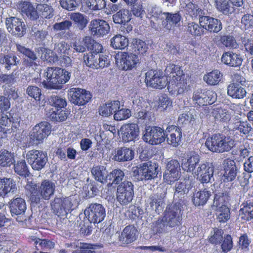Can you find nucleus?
Wrapping results in <instances>:
<instances>
[{
	"mask_svg": "<svg viewBox=\"0 0 253 253\" xmlns=\"http://www.w3.org/2000/svg\"><path fill=\"white\" fill-rule=\"evenodd\" d=\"M26 188L30 193V200L32 203L40 204L42 199L49 200L54 195L55 185L49 180H43L37 187L32 182L26 185Z\"/></svg>",
	"mask_w": 253,
	"mask_h": 253,
	"instance_id": "obj_1",
	"label": "nucleus"
},
{
	"mask_svg": "<svg viewBox=\"0 0 253 253\" xmlns=\"http://www.w3.org/2000/svg\"><path fill=\"white\" fill-rule=\"evenodd\" d=\"M165 71L167 74H172V77L169 81L168 89L176 91L177 93H182L187 88L189 77L183 73L181 67L173 64L167 66Z\"/></svg>",
	"mask_w": 253,
	"mask_h": 253,
	"instance_id": "obj_2",
	"label": "nucleus"
},
{
	"mask_svg": "<svg viewBox=\"0 0 253 253\" xmlns=\"http://www.w3.org/2000/svg\"><path fill=\"white\" fill-rule=\"evenodd\" d=\"M184 203L182 200L168 205L163 218L169 228H175L181 224Z\"/></svg>",
	"mask_w": 253,
	"mask_h": 253,
	"instance_id": "obj_3",
	"label": "nucleus"
},
{
	"mask_svg": "<svg viewBox=\"0 0 253 253\" xmlns=\"http://www.w3.org/2000/svg\"><path fill=\"white\" fill-rule=\"evenodd\" d=\"M235 145L234 140L219 133L212 135L205 142V145L210 151L218 153L228 151Z\"/></svg>",
	"mask_w": 253,
	"mask_h": 253,
	"instance_id": "obj_4",
	"label": "nucleus"
},
{
	"mask_svg": "<svg viewBox=\"0 0 253 253\" xmlns=\"http://www.w3.org/2000/svg\"><path fill=\"white\" fill-rule=\"evenodd\" d=\"M159 166L157 164L148 161L136 167L133 168V176L138 181H148L157 177Z\"/></svg>",
	"mask_w": 253,
	"mask_h": 253,
	"instance_id": "obj_5",
	"label": "nucleus"
},
{
	"mask_svg": "<svg viewBox=\"0 0 253 253\" xmlns=\"http://www.w3.org/2000/svg\"><path fill=\"white\" fill-rule=\"evenodd\" d=\"M51 125L46 121H42L36 125L29 133V143L38 145L43 143L51 133Z\"/></svg>",
	"mask_w": 253,
	"mask_h": 253,
	"instance_id": "obj_6",
	"label": "nucleus"
},
{
	"mask_svg": "<svg viewBox=\"0 0 253 253\" xmlns=\"http://www.w3.org/2000/svg\"><path fill=\"white\" fill-rule=\"evenodd\" d=\"M223 169L221 174V181L224 183V189L231 190L235 184L232 182L237 176V169L235 162L233 160L226 159L223 164Z\"/></svg>",
	"mask_w": 253,
	"mask_h": 253,
	"instance_id": "obj_7",
	"label": "nucleus"
},
{
	"mask_svg": "<svg viewBox=\"0 0 253 253\" xmlns=\"http://www.w3.org/2000/svg\"><path fill=\"white\" fill-rule=\"evenodd\" d=\"M145 82L147 86L156 89H162L168 86L167 76L164 75L161 70H150L145 73Z\"/></svg>",
	"mask_w": 253,
	"mask_h": 253,
	"instance_id": "obj_8",
	"label": "nucleus"
},
{
	"mask_svg": "<svg viewBox=\"0 0 253 253\" xmlns=\"http://www.w3.org/2000/svg\"><path fill=\"white\" fill-rule=\"evenodd\" d=\"M52 212L58 217L64 218L73 210V204L70 197L63 199L56 197L50 203Z\"/></svg>",
	"mask_w": 253,
	"mask_h": 253,
	"instance_id": "obj_9",
	"label": "nucleus"
},
{
	"mask_svg": "<svg viewBox=\"0 0 253 253\" xmlns=\"http://www.w3.org/2000/svg\"><path fill=\"white\" fill-rule=\"evenodd\" d=\"M133 184L128 181L122 182L118 185L116 192L117 201L122 206H126L130 203L134 197Z\"/></svg>",
	"mask_w": 253,
	"mask_h": 253,
	"instance_id": "obj_10",
	"label": "nucleus"
},
{
	"mask_svg": "<svg viewBox=\"0 0 253 253\" xmlns=\"http://www.w3.org/2000/svg\"><path fill=\"white\" fill-rule=\"evenodd\" d=\"M60 68L48 67L45 72L46 81H43L42 84L45 88L48 89H60L61 85L60 84L61 79L60 75H62Z\"/></svg>",
	"mask_w": 253,
	"mask_h": 253,
	"instance_id": "obj_11",
	"label": "nucleus"
},
{
	"mask_svg": "<svg viewBox=\"0 0 253 253\" xmlns=\"http://www.w3.org/2000/svg\"><path fill=\"white\" fill-rule=\"evenodd\" d=\"M84 214L90 223H98L106 216V210L101 204L91 203L85 210Z\"/></svg>",
	"mask_w": 253,
	"mask_h": 253,
	"instance_id": "obj_12",
	"label": "nucleus"
},
{
	"mask_svg": "<svg viewBox=\"0 0 253 253\" xmlns=\"http://www.w3.org/2000/svg\"><path fill=\"white\" fill-rule=\"evenodd\" d=\"M144 141L151 144L157 145L165 140L164 129L158 126H148L143 136Z\"/></svg>",
	"mask_w": 253,
	"mask_h": 253,
	"instance_id": "obj_13",
	"label": "nucleus"
},
{
	"mask_svg": "<svg viewBox=\"0 0 253 253\" xmlns=\"http://www.w3.org/2000/svg\"><path fill=\"white\" fill-rule=\"evenodd\" d=\"M5 23L7 30L13 36L21 38L26 33V25L21 19L16 17L7 18Z\"/></svg>",
	"mask_w": 253,
	"mask_h": 253,
	"instance_id": "obj_14",
	"label": "nucleus"
},
{
	"mask_svg": "<svg viewBox=\"0 0 253 253\" xmlns=\"http://www.w3.org/2000/svg\"><path fill=\"white\" fill-rule=\"evenodd\" d=\"M109 56L105 54H88L84 55V60L85 64L92 68H103L110 65Z\"/></svg>",
	"mask_w": 253,
	"mask_h": 253,
	"instance_id": "obj_15",
	"label": "nucleus"
},
{
	"mask_svg": "<svg viewBox=\"0 0 253 253\" xmlns=\"http://www.w3.org/2000/svg\"><path fill=\"white\" fill-rule=\"evenodd\" d=\"M116 61L119 68L124 70H130L138 62L137 55L127 52H121L116 55Z\"/></svg>",
	"mask_w": 253,
	"mask_h": 253,
	"instance_id": "obj_16",
	"label": "nucleus"
},
{
	"mask_svg": "<svg viewBox=\"0 0 253 253\" xmlns=\"http://www.w3.org/2000/svg\"><path fill=\"white\" fill-rule=\"evenodd\" d=\"M70 102L78 106L84 105L90 100L91 95L89 92L80 88H72L68 92Z\"/></svg>",
	"mask_w": 253,
	"mask_h": 253,
	"instance_id": "obj_17",
	"label": "nucleus"
},
{
	"mask_svg": "<svg viewBox=\"0 0 253 253\" xmlns=\"http://www.w3.org/2000/svg\"><path fill=\"white\" fill-rule=\"evenodd\" d=\"M88 28L93 36H103L107 34L110 30L108 23L103 20L93 19L89 23Z\"/></svg>",
	"mask_w": 253,
	"mask_h": 253,
	"instance_id": "obj_18",
	"label": "nucleus"
},
{
	"mask_svg": "<svg viewBox=\"0 0 253 253\" xmlns=\"http://www.w3.org/2000/svg\"><path fill=\"white\" fill-rule=\"evenodd\" d=\"M119 132L122 135L123 141L128 142L134 141L138 136L139 127L135 124H127L123 125Z\"/></svg>",
	"mask_w": 253,
	"mask_h": 253,
	"instance_id": "obj_19",
	"label": "nucleus"
},
{
	"mask_svg": "<svg viewBox=\"0 0 253 253\" xmlns=\"http://www.w3.org/2000/svg\"><path fill=\"white\" fill-rule=\"evenodd\" d=\"M213 172L214 168L211 164H203L198 168V178L203 185L210 183L211 186V180L213 176Z\"/></svg>",
	"mask_w": 253,
	"mask_h": 253,
	"instance_id": "obj_20",
	"label": "nucleus"
},
{
	"mask_svg": "<svg viewBox=\"0 0 253 253\" xmlns=\"http://www.w3.org/2000/svg\"><path fill=\"white\" fill-rule=\"evenodd\" d=\"M17 187L15 180L10 178H0V197L4 198L15 193Z\"/></svg>",
	"mask_w": 253,
	"mask_h": 253,
	"instance_id": "obj_21",
	"label": "nucleus"
},
{
	"mask_svg": "<svg viewBox=\"0 0 253 253\" xmlns=\"http://www.w3.org/2000/svg\"><path fill=\"white\" fill-rule=\"evenodd\" d=\"M212 93L211 91H204L202 89H198L194 91L192 99L195 104L199 106H204L211 104L214 100L212 99Z\"/></svg>",
	"mask_w": 253,
	"mask_h": 253,
	"instance_id": "obj_22",
	"label": "nucleus"
},
{
	"mask_svg": "<svg viewBox=\"0 0 253 253\" xmlns=\"http://www.w3.org/2000/svg\"><path fill=\"white\" fill-rule=\"evenodd\" d=\"M16 48L19 52L27 57V58H24L23 60V63L26 67H30L38 65L36 62L38 59V57L33 51L21 44H16Z\"/></svg>",
	"mask_w": 253,
	"mask_h": 253,
	"instance_id": "obj_23",
	"label": "nucleus"
},
{
	"mask_svg": "<svg viewBox=\"0 0 253 253\" xmlns=\"http://www.w3.org/2000/svg\"><path fill=\"white\" fill-rule=\"evenodd\" d=\"M221 62L230 67H239L242 64L243 58L240 54L233 51L224 52L221 58Z\"/></svg>",
	"mask_w": 253,
	"mask_h": 253,
	"instance_id": "obj_24",
	"label": "nucleus"
},
{
	"mask_svg": "<svg viewBox=\"0 0 253 253\" xmlns=\"http://www.w3.org/2000/svg\"><path fill=\"white\" fill-rule=\"evenodd\" d=\"M138 234V231L134 226L129 225L124 229L120 241L123 244H130L136 240Z\"/></svg>",
	"mask_w": 253,
	"mask_h": 253,
	"instance_id": "obj_25",
	"label": "nucleus"
},
{
	"mask_svg": "<svg viewBox=\"0 0 253 253\" xmlns=\"http://www.w3.org/2000/svg\"><path fill=\"white\" fill-rule=\"evenodd\" d=\"M192 187V180L189 176H185L177 181L174 186V195L181 196L187 194Z\"/></svg>",
	"mask_w": 253,
	"mask_h": 253,
	"instance_id": "obj_26",
	"label": "nucleus"
},
{
	"mask_svg": "<svg viewBox=\"0 0 253 253\" xmlns=\"http://www.w3.org/2000/svg\"><path fill=\"white\" fill-rule=\"evenodd\" d=\"M9 208L12 216L22 215L26 210L25 201L21 198L13 199L10 202Z\"/></svg>",
	"mask_w": 253,
	"mask_h": 253,
	"instance_id": "obj_27",
	"label": "nucleus"
},
{
	"mask_svg": "<svg viewBox=\"0 0 253 253\" xmlns=\"http://www.w3.org/2000/svg\"><path fill=\"white\" fill-rule=\"evenodd\" d=\"M227 94L233 98L242 99L247 94V91L241 84L238 83H232L227 86Z\"/></svg>",
	"mask_w": 253,
	"mask_h": 253,
	"instance_id": "obj_28",
	"label": "nucleus"
},
{
	"mask_svg": "<svg viewBox=\"0 0 253 253\" xmlns=\"http://www.w3.org/2000/svg\"><path fill=\"white\" fill-rule=\"evenodd\" d=\"M72 25L71 21L65 20L60 22L55 23L53 26V29L54 31H61L59 35L62 38H68L71 36L70 30Z\"/></svg>",
	"mask_w": 253,
	"mask_h": 253,
	"instance_id": "obj_29",
	"label": "nucleus"
},
{
	"mask_svg": "<svg viewBox=\"0 0 253 253\" xmlns=\"http://www.w3.org/2000/svg\"><path fill=\"white\" fill-rule=\"evenodd\" d=\"M164 12L159 15L150 17V26L157 31L164 28L167 30L171 29V26L168 23H166Z\"/></svg>",
	"mask_w": 253,
	"mask_h": 253,
	"instance_id": "obj_30",
	"label": "nucleus"
},
{
	"mask_svg": "<svg viewBox=\"0 0 253 253\" xmlns=\"http://www.w3.org/2000/svg\"><path fill=\"white\" fill-rule=\"evenodd\" d=\"M211 196V191L206 188L203 190L195 192L192 196L193 203L195 206H203L207 203Z\"/></svg>",
	"mask_w": 253,
	"mask_h": 253,
	"instance_id": "obj_31",
	"label": "nucleus"
},
{
	"mask_svg": "<svg viewBox=\"0 0 253 253\" xmlns=\"http://www.w3.org/2000/svg\"><path fill=\"white\" fill-rule=\"evenodd\" d=\"M29 241L31 243L33 242L38 250L39 248L44 250H50L53 249L55 246L53 242L48 239H41L35 236L30 237Z\"/></svg>",
	"mask_w": 253,
	"mask_h": 253,
	"instance_id": "obj_32",
	"label": "nucleus"
},
{
	"mask_svg": "<svg viewBox=\"0 0 253 253\" xmlns=\"http://www.w3.org/2000/svg\"><path fill=\"white\" fill-rule=\"evenodd\" d=\"M120 108V102L118 100L111 101L103 106L99 109V114L104 117H108L115 113Z\"/></svg>",
	"mask_w": 253,
	"mask_h": 253,
	"instance_id": "obj_33",
	"label": "nucleus"
},
{
	"mask_svg": "<svg viewBox=\"0 0 253 253\" xmlns=\"http://www.w3.org/2000/svg\"><path fill=\"white\" fill-rule=\"evenodd\" d=\"M83 42L84 43L88 50L91 51V52L89 54H104L102 52L103 49L102 45L96 42L91 37L85 36L83 38Z\"/></svg>",
	"mask_w": 253,
	"mask_h": 253,
	"instance_id": "obj_34",
	"label": "nucleus"
},
{
	"mask_svg": "<svg viewBox=\"0 0 253 253\" xmlns=\"http://www.w3.org/2000/svg\"><path fill=\"white\" fill-rule=\"evenodd\" d=\"M240 215L242 219L249 221L253 219V203L250 200L245 201L241 205Z\"/></svg>",
	"mask_w": 253,
	"mask_h": 253,
	"instance_id": "obj_35",
	"label": "nucleus"
},
{
	"mask_svg": "<svg viewBox=\"0 0 253 253\" xmlns=\"http://www.w3.org/2000/svg\"><path fill=\"white\" fill-rule=\"evenodd\" d=\"M69 16L70 20L77 25L80 31L84 30L88 23L87 17L81 13H72Z\"/></svg>",
	"mask_w": 253,
	"mask_h": 253,
	"instance_id": "obj_36",
	"label": "nucleus"
},
{
	"mask_svg": "<svg viewBox=\"0 0 253 253\" xmlns=\"http://www.w3.org/2000/svg\"><path fill=\"white\" fill-rule=\"evenodd\" d=\"M125 176L124 172L119 169H115L108 174L107 186L115 187L122 181Z\"/></svg>",
	"mask_w": 253,
	"mask_h": 253,
	"instance_id": "obj_37",
	"label": "nucleus"
},
{
	"mask_svg": "<svg viewBox=\"0 0 253 253\" xmlns=\"http://www.w3.org/2000/svg\"><path fill=\"white\" fill-rule=\"evenodd\" d=\"M148 203L152 210H154L156 213H159L163 209L164 199L161 195L158 194H154L151 195L148 200Z\"/></svg>",
	"mask_w": 253,
	"mask_h": 253,
	"instance_id": "obj_38",
	"label": "nucleus"
},
{
	"mask_svg": "<svg viewBox=\"0 0 253 253\" xmlns=\"http://www.w3.org/2000/svg\"><path fill=\"white\" fill-rule=\"evenodd\" d=\"M128 40L124 36L118 34L110 40V45L116 49H124L128 45Z\"/></svg>",
	"mask_w": 253,
	"mask_h": 253,
	"instance_id": "obj_39",
	"label": "nucleus"
},
{
	"mask_svg": "<svg viewBox=\"0 0 253 253\" xmlns=\"http://www.w3.org/2000/svg\"><path fill=\"white\" fill-rule=\"evenodd\" d=\"M131 19V14L126 9H121L113 15V22L118 24L125 25Z\"/></svg>",
	"mask_w": 253,
	"mask_h": 253,
	"instance_id": "obj_40",
	"label": "nucleus"
},
{
	"mask_svg": "<svg viewBox=\"0 0 253 253\" xmlns=\"http://www.w3.org/2000/svg\"><path fill=\"white\" fill-rule=\"evenodd\" d=\"M91 173L95 179L101 183L107 182L108 171L102 166L93 167Z\"/></svg>",
	"mask_w": 253,
	"mask_h": 253,
	"instance_id": "obj_41",
	"label": "nucleus"
},
{
	"mask_svg": "<svg viewBox=\"0 0 253 253\" xmlns=\"http://www.w3.org/2000/svg\"><path fill=\"white\" fill-rule=\"evenodd\" d=\"M229 1V0H213L216 9L224 15H229L234 11V7Z\"/></svg>",
	"mask_w": 253,
	"mask_h": 253,
	"instance_id": "obj_42",
	"label": "nucleus"
},
{
	"mask_svg": "<svg viewBox=\"0 0 253 253\" xmlns=\"http://www.w3.org/2000/svg\"><path fill=\"white\" fill-rule=\"evenodd\" d=\"M20 62V59L13 54L4 55L0 59V63L4 65L7 70H9L12 67L16 66Z\"/></svg>",
	"mask_w": 253,
	"mask_h": 253,
	"instance_id": "obj_43",
	"label": "nucleus"
},
{
	"mask_svg": "<svg viewBox=\"0 0 253 253\" xmlns=\"http://www.w3.org/2000/svg\"><path fill=\"white\" fill-rule=\"evenodd\" d=\"M103 247L102 244H89L87 243H80V250H74L72 253H100L92 250H96Z\"/></svg>",
	"mask_w": 253,
	"mask_h": 253,
	"instance_id": "obj_44",
	"label": "nucleus"
},
{
	"mask_svg": "<svg viewBox=\"0 0 253 253\" xmlns=\"http://www.w3.org/2000/svg\"><path fill=\"white\" fill-rule=\"evenodd\" d=\"M212 117L219 122H225L230 120V115L228 110L221 108H214L211 112Z\"/></svg>",
	"mask_w": 253,
	"mask_h": 253,
	"instance_id": "obj_45",
	"label": "nucleus"
},
{
	"mask_svg": "<svg viewBox=\"0 0 253 253\" xmlns=\"http://www.w3.org/2000/svg\"><path fill=\"white\" fill-rule=\"evenodd\" d=\"M135 152L131 148L126 147H119L115 149L112 153L114 158H133Z\"/></svg>",
	"mask_w": 253,
	"mask_h": 253,
	"instance_id": "obj_46",
	"label": "nucleus"
},
{
	"mask_svg": "<svg viewBox=\"0 0 253 253\" xmlns=\"http://www.w3.org/2000/svg\"><path fill=\"white\" fill-rule=\"evenodd\" d=\"M132 52L133 54H143L148 49L145 42L139 39H133L131 43Z\"/></svg>",
	"mask_w": 253,
	"mask_h": 253,
	"instance_id": "obj_47",
	"label": "nucleus"
},
{
	"mask_svg": "<svg viewBox=\"0 0 253 253\" xmlns=\"http://www.w3.org/2000/svg\"><path fill=\"white\" fill-rule=\"evenodd\" d=\"M216 211L217 219L220 222H226L230 217V210L227 206L212 208Z\"/></svg>",
	"mask_w": 253,
	"mask_h": 253,
	"instance_id": "obj_48",
	"label": "nucleus"
},
{
	"mask_svg": "<svg viewBox=\"0 0 253 253\" xmlns=\"http://www.w3.org/2000/svg\"><path fill=\"white\" fill-rule=\"evenodd\" d=\"M222 75L218 70H214L204 76L203 79L210 85H215L221 80Z\"/></svg>",
	"mask_w": 253,
	"mask_h": 253,
	"instance_id": "obj_49",
	"label": "nucleus"
},
{
	"mask_svg": "<svg viewBox=\"0 0 253 253\" xmlns=\"http://www.w3.org/2000/svg\"><path fill=\"white\" fill-rule=\"evenodd\" d=\"M225 192H219L214 195L212 208L227 206L225 205L226 201L228 200L227 191L229 190L225 189Z\"/></svg>",
	"mask_w": 253,
	"mask_h": 253,
	"instance_id": "obj_50",
	"label": "nucleus"
},
{
	"mask_svg": "<svg viewBox=\"0 0 253 253\" xmlns=\"http://www.w3.org/2000/svg\"><path fill=\"white\" fill-rule=\"evenodd\" d=\"M85 3L89 9L94 11L101 10L106 6L105 0H86Z\"/></svg>",
	"mask_w": 253,
	"mask_h": 253,
	"instance_id": "obj_51",
	"label": "nucleus"
},
{
	"mask_svg": "<svg viewBox=\"0 0 253 253\" xmlns=\"http://www.w3.org/2000/svg\"><path fill=\"white\" fill-rule=\"evenodd\" d=\"M49 103L55 109H62L67 105L65 98L61 96L52 95L48 98Z\"/></svg>",
	"mask_w": 253,
	"mask_h": 253,
	"instance_id": "obj_52",
	"label": "nucleus"
},
{
	"mask_svg": "<svg viewBox=\"0 0 253 253\" xmlns=\"http://www.w3.org/2000/svg\"><path fill=\"white\" fill-rule=\"evenodd\" d=\"M219 41L220 43L226 47L230 48H236L238 44L235 38L229 35L220 36Z\"/></svg>",
	"mask_w": 253,
	"mask_h": 253,
	"instance_id": "obj_53",
	"label": "nucleus"
},
{
	"mask_svg": "<svg viewBox=\"0 0 253 253\" xmlns=\"http://www.w3.org/2000/svg\"><path fill=\"white\" fill-rule=\"evenodd\" d=\"M151 227L154 233L156 234L166 232L169 228L164 221L163 217L153 223Z\"/></svg>",
	"mask_w": 253,
	"mask_h": 253,
	"instance_id": "obj_54",
	"label": "nucleus"
},
{
	"mask_svg": "<svg viewBox=\"0 0 253 253\" xmlns=\"http://www.w3.org/2000/svg\"><path fill=\"white\" fill-rule=\"evenodd\" d=\"M56 110L51 112L49 118L52 121L62 122L65 120L68 116V112L61 110V109H55Z\"/></svg>",
	"mask_w": 253,
	"mask_h": 253,
	"instance_id": "obj_55",
	"label": "nucleus"
},
{
	"mask_svg": "<svg viewBox=\"0 0 253 253\" xmlns=\"http://www.w3.org/2000/svg\"><path fill=\"white\" fill-rule=\"evenodd\" d=\"M37 9L41 13V16L43 18L50 19L54 15L53 8L47 4H38Z\"/></svg>",
	"mask_w": 253,
	"mask_h": 253,
	"instance_id": "obj_56",
	"label": "nucleus"
},
{
	"mask_svg": "<svg viewBox=\"0 0 253 253\" xmlns=\"http://www.w3.org/2000/svg\"><path fill=\"white\" fill-rule=\"evenodd\" d=\"M223 231L221 229H214L213 232H211V235L209 238V241L213 245L220 244L223 240Z\"/></svg>",
	"mask_w": 253,
	"mask_h": 253,
	"instance_id": "obj_57",
	"label": "nucleus"
},
{
	"mask_svg": "<svg viewBox=\"0 0 253 253\" xmlns=\"http://www.w3.org/2000/svg\"><path fill=\"white\" fill-rule=\"evenodd\" d=\"M182 134L180 129H177L174 132H172L169 136H166L167 142L169 144L173 146H176L180 141Z\"/></svg>",
	"mask_w": 253,
	"mask_h": 253,
	"instance_id": "obj_58",
	"label": "nucleus"
},
{
	"mask_svg": "<svg viewBox=\"0 0 253 253\" xmlns=\"http://www.w3.org/2000/svg\"><path fill=\"white\" fill-rule=\"evenodd\" d=\"M15 172L20 176L26 177L29 175V170L25 160H22L14 166Z\"/></svg>",
	"mask_w": 253,
	"mask_h": 253,
	"instance_id": "obj_59",
	"label": "nucleus"
},
{
	"mask_svg": "<svg viewBox=\"0 0 253 253\" xmlns=\"http://www.w3.org/2000/svg\"><path fill=\"white\" fill-rule=\"evenodd\" d=\"M234 128L244 134H248L253 131L251 125L247 122L239 121L235 123Z\"/></svg>",
	"mask_w": 253,
	"mask_h": 253,
	"instance_id": "obj_60",
	"label": "nucleus"
},
{
	"mask_svg": "<svg viewBox=\"0 0 253 253\" xmlns=\"http://www.w3.org/2000/svg\"><path fill=\"white\" fill-rule=\"evenodd\" d=\"M60 4L68 11L75 10L79 6V0H60Z\"/></svg>",
	"mask_w": 253,
	"mask_h": 253,
	"instance_id": "obj_61",
	"label": "nucleus"
},
{
	"mask_svg": "<svg viewBox=\"0 0 253 253\" xmlns=\"http://www.w3.org/2000/svg\"><path fill=\"white\" fill-rule=\"evenodd\" d=\"M180 172L179 171H168L166 170L164 174V179L168 184H171L176 180L179 179Z\"/></svg>",
	"mask_w": 253,
	"mask_h": 253,
	"instance_id": "obj_62",
	"label": "nucleus"
},
{
	"mask_svg": "<svg viewBox=\"0 0 253 253\" xmlns=\"http://www.w3.org/2000/svg\"><path fill=\"white\" fill-rule=\"evenodd\" d=\"M42 52L41 58L49 62H55L58 60V56H54V51L46 48H41Z\"/></svg>",
	"mask_w": 253,
	"mask_h": 253,
	"instance_id": "obj_63",
	"label": "nucleus"
},
{
	"mask_svg": "<svg viewBox=\"0 0 253 253\" xmlns=\"http://www.w3.org/2000/svg\"><path fill=\"white\" fill-rule=\"evenodd\" d=\"M166 23H168L172 27L173 25H176L181 20V16L178 13H171L164 12Z\"/></svg>",
	"mask_w": 253,
	"mask_h": 253,
	"instance_id": "obj_64",
	"label": "nucleus"
}]
</instances>
